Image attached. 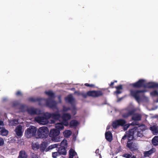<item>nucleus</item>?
I'll return each mask as SVG.
<instances>
[{
	"label": "nucleus",
	"instance_id": "5701e85b",
	"mask_svg": "<svg viewBox=\"0 0 158 158\" xmlns=\"http://www.w3.org/2000/svg\"><path fill=\"white\" fill-rule=\"evenodd\" d=\"M66 148L60 147L59 148L58 152L60 155H66L67 152Z\"/></svg>",
	"mask_w": 158,
	"mask_h": 158
},
{
	"label": "nucleus",
	"instance_id": "4be33fe9",
	"mask_svg": "<svg viewBox=\"0 0 158 158\" xmlns=\"http://www.w3.org/2000/svg\"><path fill=\"white\" fill-rule=\"evenodd\" d=\"M0 134L3 136H6L7 135L8 133V131L4 127H0Z\"/></svg>",
	"mask_w": 158,
	"mask_h": 158
},
{
	"label": "nucleus",
	"instance_id": "69168bd1",
	"mask_svg": "<svg viewBox=\"0 0 158 158\" xmlns=\"http://www.w3.org/2000/svg\"><path fill=\"white\" fill-rule=\"evenodd\" d=\"M69 158H73V157H69Z\"/></svg>",
	"mask_w": 158,
	"mask_h": 158
},
{
	"label": "nucleus",
	"instance_id": "864d4df0",
	"mask_svg": "<svg viewBox=\"0 0 158 158\" xmlns=\"http://www.w3.org/2000/svg\"><path fill=\"white\" fill-rule=\"evenodd\" d=\"M19 103L18 102H15L13 103V106H16L19 105Z\"/></svg>",
	"mask_w": 158,
	"mask_h": 158
},
{
	"label": "nucleus",
	"instance_id": "6e6d98bb",
	"mask_svg": "<svg viewBox=\"0 0 158 158\" xmlns=\"http://www.w3.org/2000/svg\"><path fill=\"white\" fill-rule=\"evenodd\" d=\"M4 125V123L3 122L0 120V126H3Z\"/></svg>",
	"mask_w": 158,
	"mask_h": 158
},
{
	"label": "nucleus",
	"instance_id": "2eb2a0df",
	"mask_svg": "<svg viewBox=\"0 0 158 158\" xmlns=\"http://www.w3.org/2000/svg\"><path fill=\"white\" fill-rule=\"evenodd\" d=\"M131 116V120L134 121H139L141 119L142 115L139 113L135 112Z\"/></svg>",
	"mask_w": 158,
	"mask_h": 158
},
{
	"label": "nucleus",
	"instance_id": "603ef678",
	"mask_svg": "<svg viewBox=\"0 0 158 158\" xmlns=\"http://www.w3.org/2000/svg\"><path fill=\"white\" fill-rule=\"evenodd\" d=\"M114 82H111V83L110 84H109L110 87L111 88H114Z\"/></svg>",
	"mask_w": 158,
	"mask_h": 158
},
{
	"label": "nucleus",
	"instance_id": "1a4fd4ad",
	"mask_svg": "<svg viewBox=\"0 0 158 158\" xmlns=\"http://www.w3.org/2000/svg\"><path fill=\"white\" fill-rule=\"evenodd\" d=\"M132 139H129L126 144V146L129 150L132 152L137 150L138 149V146L137 143L134 142Z\"/></svg>",
	"mask_w": 158,
	"mask_h": 158
},
{
	"label": "nucleus",
	"instance_id": "a878e982",
	"mask_svg": "<svg viewBox=\"0 0 158 158\" xmlns=\"http://www.w3.org/2000/svg\"><path fill=\"white\" fill-rule=\"evenodd\" d=\"M115 88L116 89V90L114 93L118 95L122 93V91H120V90L123 89L122 85H121L115 86Z\"/></svg>",
	"mask_w": 158,
	"mask_h": 158
},
{
	"label": "nucleus",
	"instance_id": "a211bd4d",
	"mask_svg": "<svg viewBox=\"0 0 158 158\" xmlns=\"http://www.w3.org/2000/svg\"><path fill=\"white\" fill-rule=\"evenodd\" d=\"M105 138L109 142H111L113 139L112 135L109 131L106 132L105 134Z\"/></svg>",
	"mask_w": 158,
	"mask_h": 158
},
{
	"label": "nucleus",
	"instance_id": "4c0bfd02",
	"mask_svg": "<svg viewBox=\"0 0 158 158\" xmlns=\"http://www.w3.org/2000/svg\"><path fill=\"white\" fill-rule=\"evenodd\" d=\"M18 123V120L15 119L10 121V124L12 126H15Z\"/></svg>",
	"mask_w": 158,
	"mask_h": 158
},
{
	"label": "nucleus",
	"instance_id": "473e14b6",
	"mask_svg": "<svg viewBox=\"0 0 158 158\" xmlns=\"http://www.w3.org/2000/svg\"><path fill=\"white\" fill-rule=\"evenodd\" d=\"M45 93L48 96L50 97L51 98H55V94L53 93L52 91H45Z\"/></svg>",
	"mask_w": 158,
	"mask_h": 158
},
{
	"label": "nucleus",
	"instance_id": "a19ab883",
	"mask_svg": "<svg viewBox=\"0 0 158 158\" xmlns=\"http://www.w3.org/2000/svg\"><path fill=\"white\" fill-rule=\"evenodd\" d=\"M70 108L69 107H67L65 106H63V111L64 112H67L69 110H70Z\"/></svg>",
	"mask_w": 158,
	"mask_h": 158
},
{
	"label": "nucleus",
	"instance_id": "7c9ffc66",
	"mask_svg": "<svg viewBox=\"0 0 158 158\" xmlns=\"http://www.w3.org/2000/svg\"><path fill=\"white\" fill-rule=\"evenodd\" d=\"M69 156L73 158L74 156L77 155V153L72 148H71L69 151Z\"/></svg>",
	"mask_w": 158,
	"mask_h": 158
},
{
	"label": "nucleus",
	"instance_id": "dca6fc26",
	"mask_svg": "<svg viewBox=\"0 0 158 158\" xmlns=\"http://www.w3.org/2000/svg\"><path fill=\"white\" fill-rule=\"evenodd\" d=\"M38 110V109H35L34 108H29L27 110V111L28 113L31 115L39 114V113L37 112Z\"/></svg>",
	"mask_w": 158,
	"mask_h": 158
},
{
	"label": "nucleus",
	"instance_id": "37998d69",
	"mask_svg": "<svg viewBox=\"0 0 158 158\" xmlns=\"http://www.w3.org/2000/svg\"><path fill=\"white\" fill-rule=\"evenodd\" d=\"M130 125V124H125L124 126H123V129L124 131H126L129 127Z\"/></svg>",
	"mask_w": 158,
	"mask_h": 158
},
{
	"label": "nucleus",
	"instance_id": "cd10ccee",
	"mask_svg": "<svg viewBox=\"0 0 158 158\" xmlns=\"http://www.w3.org/2000/svg\"><path fill=\"white\" fill-rule=\"evenodd\" d=\"M55 127L56 129H57L60 131L64 129V127L63 124L61 123H58L56 124Z\"/></svg>",
	"mask_w": 158,
	"mask_h": 158
},
{
	"label": "nucleus",
	"instance_id": "aec40b11",
	"mask_svg": "<svg viewBox=\"0 0 158 158\" xmlns=\"http://www.w3.org/2000/svg\"><path fill=\"white\" fill-rule=\"evenodd\" d=\"M65 100L71 104L72 105L74 103V99L72 96L69 95L65 98Z\"/></svg>",
	"mask_w": 158,
	"mask_h": 158
},
{
	"label": "nucleus",
	"instance_id": "f3484780",
	"mask_svg": "<svg viewBox=\"0 0 158 158\" xmlns=\"http://www.w3.org/2000/svg\"><path fill=\"white\" fill-rule=\"evenodd\" d=\"M79 124V122L76 120H73L69 123V126L70 127L76 128Z\"/></svg>",
	"mask_w": 158,
	"mask_h": 158
},
{
	"label": "nucleus",
	"instance_id": "338daca9",
	"mask_svg": "<svg viewBox=\"0 0 158 158\" xmlns=\"http://www.w3.org/2000/svg\"><path fill=\"white\" fill-rule=\"evenodd\" d=\"M109 128H108V127H107V129H108Z\"/></svg>",
	"mask_w": 158,
	"mask_h": 158
},
{
	"label": "nucleus",
	"instance_id": "72a5a7b5",
	"mask_svg": "<svg viewBox=\"0 0 158 158\" xmlns=\"http://www.w3.org/2000/svg\"><path fill=\"white\" fill-rule=\"evenodd\" d=\"M72 134V132L69 130H66L64 132V134L65 137H69Z\"/></svg>",
	"mask_w": 158,
	"mask_h": 158
},
{
	"label": "nucleus",
	"instance_id": "bf43d9fd",
	"mask_svg": "<svg viewBox=\"0 0 158 158\" xmlns=\"http://www.w3.org/2000/svg\"><path fill=\"white\" fill-rule=\"evenodd\" d=\"M98 151H99V149H97L96 151V152L97 153V152H98Z\"/></svg>",
	"mask_w": 158,
	"mask_h": 158
},
{
	"label": "nucleus",
	"instance_id": "f257e3e1",
	"mask_svg": "<svg viewBox=\"0 0 158 158\" xmlns=\"http://www.w3.org/2000/svg\"><path fill=\"white\" fill-rule=\"evenodd\" d=\"M145 130V129L138 128L137 127H135L132 129L129 130L128 135V137L131 138V139H133L136 137H142L143 135V131Z\"/></svg>",
	"mask_w": 158,
	"mask_h": 158
},
{
	"label": "nucleus",
	"instance_id": "de8ad7c7",
	"mask_svg": "<svg viewBox=\"0 0 158 158\" xmlns=\"http://www.w3.org/2000/svg\"><path fill=\"white\" fill-rule=\"evenodd\" d=\"M137 121H134L131 123L130 125L132 126L139 125V123Z\"/></svg>",
	"mask_w": 158,
	"mask_h": 158
},
{
	"label": "nucleus",
	"instance_id": "7ed1b4c3",
	"mask_svg": "<svg viewBox=\"0 0 158 158\" xmlns=\"http://www.w3.org/2000/svg\"><path fill=\"white\" fill-rule=\"evenodd\" d=\"M103 93L101 90H92L87 92L86 93H82L81 95L83 97L86 98L87 96L93 97H98L102 96Z\"/></svg>",
	"mask_w": 158,
	"mask_h": 158
},
{
	"label": "nucleus",
	"instance_id": "49530a36",
	"mask_svg": "<svg viewBox=\"0 0 158 158\" xmlns=\"http://www.w3.org/2000/svg\"><path fill=\"white\" fill-rule=\"evenodd\" d=\"M128 132L127 134V135H125L124 136H123V137L121 139V142H122L123 140L125 139L127 137L128 138V140L129 139H131V138H129L128 137Z\"/></svg>",
	"mask_w": 158,
	"mask_h": 158
},
{
	"label": "nucleus",
	"instance_id": "680f3d73",
	"mask_svg": "<svg viewBox=\"0 0 158 158\" xmlns=\"http://www.w3.org/2000/svg\"><path fill=\"white\" fill-rule=\"evenodd\" d=\"M113 82H114V83L115 82H117V81H116V80H114V81H113Z\"/></svg>",
	"mask_w": 158,
	"mask_h": 158
},
{
	"label": "nucleus",
	"instance_id": "f704fd0d",
	"mask_svg": "<svg viewBox=\"0 0 158 158\" xmlns=\"http://www.w3.org/2000/svg\"><path fill=\"white\" fill-rule=\"evenodd\" d=\"M150 129L155 134L157 135L158 133V130L155 126L151 127Z\"/></svg>",
	"mask_w": 158,
	"mask_h": 158
},
{
	"label": "nucleus",
	"instance_id": "4468645a",
	"mask_svg": "<svg viewBox=\"0 0 158 158\" xmlns=\"http://www.w3.org/2000/svg\"><path fill=\"white\" fill-rule=\"evenodd\" d=\"M22 127L21 125H19L17 126L15 129V131L17 135L19 137H21L23 135Z\"/></svg>",
	"mask_w": 158,
	"mask_h": 158
},
{
	"label": "nucleus",
	"instance_id": "ddd939ff",
	"mask_svg": "<svg viewBox=\"0 0 158 158\" xmlns=\"http://www.w3.org/2000/svg\"><path fill=\"white\" fill-rule=\"evenodd\" d=\"M135 112L134 110H129L126 109L123 110L122 114V117L124 118H127L131 116Z\"/></svg>",
	"mask_w": 158,
	"mask_h": 158
},
{
	"label": "nucleus",
	"instance_id": "c756f323",
	"mask_svg": "<svg viewBox=\"0 0 158 158\" xmlns=\"http://www.w3.org/2000/svg\"><path fill=\"white\" fill-rule=\"evenodd\" d=\"M59 146L60 147L66 148L67 147V140L64 139L61 142Z\"/></svg>",
	"mask_w": 158,
	"mask_h": 158
},
{
	"label": "nucleus",
	"instance_id": "4d7b16f0",
	"mask_svg": "<svg viewBox=\"0 0 158 158\" xmlns=\"http://www.w3.org/2000/svg\"><path fill=\"white\" fill-rule=\"evenodd\" d=\"M24 107V105H21L20 106V109H21L22 108H23Z\"/></svg>",
	"mask_w": 158,
	"mask_h": 158
},
{
	"label": "nucleus",
	"instance_id": "b1692460",
	"mask_svg": "<svg viewBox=\"0 0 158 158\" xmlns=\"http://www.w3.org/2000/svg\"><path fill=\"white\" fill-rule=\"evenodd\" d=\"M48 146V143L47 142H42L40 147V150L41 152H44Z\"/></svg>",
	"mask_w": 158,
	"mask_h": 158
},
{
	"label": "nucleus",
	"instance_id": "e433bc0d",
	"mask_svg": "<svg viewBox=\"0 0 158 158\" xmlns=\"http://www.w3.org/2000/svg\"><path fill=\"white\" fill-rule=\"evenodd\" d=\"M133 156L131 153H125L122 155V156L126 158H132Z\"/></svg>",
	"mask_w": 158,
	"mask_h": 158
},
{
	"label": "nucleus",
	"instance_id": "423d86ee",
	"mask_svg": "<svg viewBox=\"0 0 158 158\" xmlns=\"http://www.w3.org/2000/svg\"><path fill=\"white\" fill-rule=\"evenodd\" d=\"M60 133V131L59 130L56 129H52L50 131L49 136L52 138L53 141L58 142L60 141V138L59 137Z\"/></svg>",
	"mask_w": 158,
	"mask_h": 158
},
{
	"label": "nucleus",
	"instance_id": "bb28decb",
	"mask_svg": "<svg viewBox=\"0 0 158 158\" xmlns=\"http://www.w3.org/2000/svg\"><path fill=\"white\" fill-rule=\"evenodd\" d=\"M59 146V143H56L55 144L49 146L48 148L46 149L45 151L47 152L50 150L52 149L55 148H57L58 146Z\"/></svg>",
	"mask_w": 158,
	"mask_h": 158
},
{
	"label": "nucleus",
	"instance_id": "3c124183",
	"mask_svg": "<svg viewBox=\"0 0 158 158\" xmlns=\"http://www.w3.org/2000/svg\"><path fill=\"white\" fill-rule=\"evenodd\" d=\"M32 158H38V155L33 153L31 156Z\"/></svg>",
	"mask_w": 158,
	"mask_h": 158
},
{
	"label": "nucleus",
	"instance_id": "09e8293b",
	"mask_svg": "<svg viewBox=\"0 0 158 158\" xmlns=\"http://www.w3.org/2000/svg\"><path fill=\"white\" fill-rule=\"evenodd\" d=\"M85 86H86L89 87H94L95 86L93 84H90L87 83H85Z\"/></svg>",
	"mask_w": 158,
	"mask_h": 158
},
{
	"label": "nucleus",
	"instance_id": "5fc2aeb1",
	"mask_svg": "<svg viewBox=\"0 0 158 158\" xmlns=\"http://www.w3.org/2000/svg\"><path fill=\"white\" fill-rule=\"evenodd\" d=\"M158 89V83H154V89Z\"/></svg>",
	"mask_w": 158,
	"mask_h": 158
},
{
	"label": "nucleus",
	"instance_id": "f8f14e48",
	"mask_svg": "<svg viewBox=\"0 0 158 158\" xmlns=\"http://www.w3.org/2000/svg\"><path fill=\"white\" fill-rule=\"evenodd\" d=\"M46 116L49 118H52L56 120H58L61 118V115L59 111H57L52 113L48 112Z\"/></svg>",
	"mask_w": 158,
	"mask_h": 158
},
{
	"label": "nucleus",
	"instance_id": "13d9d810",
	"mask_svg": "<svg viewBox=\"0 0 158 158\" xmlns=\"http://www.w3.org/2000/svg\"><path fill=\"white\" fill-rule=\"evenodd\" d=\"M132 158H136V156H135V155H133V157H132Z\"/></svg>",
	"mask_w": 158,
	"mask_h": 158
},
{
	"label": "nucleus",
	"instance_id": "ea45409f",
	"mask_svg": "<svg viewBox=\"0 0 158 158\" xmlns=\"http://www.w3.org/2000/svg\"><path fill=\"white\" fill-rule=\"evenodd\" d=\"M61 123L63 124V126L64 125L65 126H68L69 124L68 120H63Z\"/></svg>",
	"mask_w": 158,
	"mask_h": 158
},
{
	"label": "nucleus",
	"instance_id": "6e6552de",
	"mask_svg": "<svg viewBox=\"0 0 158 158\" xmlns=\"http://www.w3.org/2000/svg\"><path fill=\"white\" fill-rule=\"evenodd\" d=\"M144 90H131L130 91V94L133 97L137 102L139 103L141 101V96L140 93H144Z\"/></svg>",
	"mask_w": 158,
	"mask_h": 158
},
{
	"label": "nucleus",
	"instance_id": "393cba45",
	"mask_svg": "<svg viewBox=\"0 0 158 158\" xmlns=\"http://www.w3.org/2000/svg\"><path fill=\"white\" fill-rule=\"evenodd\" d=\"M43 99L40 98H29L28 99V101L31 102H41L42 100Z\"/></svg>",
	"mask_w": 158,
	"mask_h": 158
},
{
	"label": "nucleus",
	"instance_id": "0e129e2a",
	"mask_svg": "<svg viewBox=\"0 0 158 158\" xmlns=\"http://www.w3.org/2000/svg\"><path fill=\"white\" fill-rule=\"evenodd\" d=\"M141 126H144V125H141ZM140 126H141V125H140V126H139V127H140Z\"/></svg>",
	"mask_w": 158,
	"mask_h": 158
},
{
	"label": "nucleus",
	"instance_id": "e2e57ef3",
	"mask_svg": "<svg viewBox=\"0 0 158 158\" xmlns=\"http://www.w3.org/2000/svg\"><path fill=\"white\" fill-rule=\"evenodd\" d=\"M73 89H75V88H72L71 89V90H73Z\"/></svg>",
	"mask_w": 158,
	"mask_h": 158
},
{
	"label": "nucleus",
	"instance_id": "2f4dec72",
	"mask_svg": "<svg viewBox=\"0 0 158 158\" xmlns=\"http://www.w3.org/2000/svg\"><path fill=\"white\" fill-rule=\"evenodd\" d=\"M71 113L73 116L75 115L77 113V109L75 106H73L70 108Z\"/></svg>",
	"mask_w": 158,
	"mask_h": 158
},
{
	"label": "nucleus",
	"instance_id": "a18cd8bd",
	"mask_svg": "<svg viewBox=\"0 0 158 158\" xmlns=\"http://www.w3.org/2000/svg\"><path fill=\"white\" fill-rule=\"evenodd\" d=\"M151 94L154 96L158 95V92L156 90H155L151 93Z\"/></svg>",
	"mask_w": 158,
	"mask_h": 158
},
{
	"label": "nucleus",
	"instance_id": "052dcab7",
	"mask_svg": "<svg viewBox=\"0 0 158 158\" xmlns=\"http://www.w3.org/2000/svg\"><path fill=\"white\" fill-rule=\"evenodd\" d=\"M156 102H158V98L156 99Z\"/></svg>",
	"mask_w": 158,
	"mask_h": 158
},
{
	"label": "nucleus",
	"instance_id": "9d476101",
	"mask_svg": "<svg viewBox=\"0 0 158 158\" xmlns=\"http://www.w3.org/2000/svg\"><path fill=\"white\" fill-rule=\"evenodd\" d=\"M126 123V121L125 120L119 119L114 121L112 123V126L113 128L116 129L120 126H123Z\"/></svg>",
	"mask_w": 158,
	"mask_h": 158
},
{
	"label": "nucleus",
	"instance_id": "412c9836",
	"mask_svg": "<svg viewBox=\"0 0 158 158\" xmlns=\"http://www.w3.org/2000/svg\"><path fill=\"white\" fill-rule=\"evenodd\" d=\"M62 120H69L71 118V115L69 113L63 114L61 117Z\"/></svg>",
	"mask_w": 158,
	"mask_h": 158
},
{
	"label": "nucleus",
	"instance_id": "8fccbe9b",
	"mask_svg": "<svg viewBox=\"0 0 158 158\" xmlns=\"http://www.w3.org/2000/svg\"><path fill=\"white\" fill-rule=\"evenodd\" d=\"M16 95L18 96H22V93L20 91H18L16 93Z\"/></svg>",
	"mask_w": 158,
	"mask_h": 158
},
{
	"label": "nucleus",
	"instance_id": "39448f33",
	"mask_svg": "<svg viewBox=\"0 0 158 158\" xmlns=\"http://www.w3.org/2000/svg\"><path fill=\"white\" fill-rule=\"evenodd\" d=\"M37 135L40 138H46L48 136L49 131L48 128L46 127H40L37 132Z\"/></svg>",
	"mask_w": 158,
	"mask_h": 158
},
{
	"label": "nucleus",
	"instance_id": "c85d7f7f",
	"mask_svg": "<svg viewBox=\"0 0 158 158\" xmlns=\"http://www.w3.org/2000/svg\"><path fill=\"white\" fill-rule=\"evenodd\" d=\"M152 143L154 146H156L158 145V136H156L152 139Z\"/></svg>",
	"mask_w": 158,
	"mask_h": 158
},
{
	"label": "nucleus",
	"instance_id": "58836bf2",
	"mask_svg": "<svg viewBox=\"0 0 158 158\" xmlns=\"http://www.w3.org/2000/svg\"><path fill=\"white\" fill-rule=\"evenodd\" d=\"M153 153L152 151L150 150L148 151L145 152L144 153V155L145 157L149 156Z\"/></svg>",
	"mask_w": 158,
	"mask_h": 158
},
{
	"label": "nucleus",
	"instance_id": "0eeeda50",
	"mask_svg": "<svg viewBox=\"0 0 158 158\" xmlns=\"http://www.w3.org/2000/svg\"><path fill=\"white\" fill-rule=\"evenodd\" d=\"M37 128L34 126H31L25 131V135L27 138H30L35 135Z\"/></svg>",
	"mask_w": 158,
	"mask_h": 158
},
{
	"label": "nucleus",
	"instance_id": "79ce46f5",
	"mask_svg": "<svg viewBox=\"0 0 158 158\" xmlns=\"http://www.w3.org/2000/svg\"><path fill=\"white\" fill-rule=\"evenodd\" d=\"M58 152H53L52 153V156L54 158H56L58 156L60 155Z\"/></svg>",
	"mask_w": 158,
	"mask_h": 158
},
{
	"label": "nucleus",
	"instance_id": "6ab92c4d",
	"mask_svg": "<svg viewBox=\"0 0 158 158\" xmlns=\"http://www.w3.org/2000/svg\"><path fill=\"white\" fill-rule=\"evenodd\" d=\"M28 155L25 150H21L19 152L18 158H27Z\"/></svg>",
	"mask_w": 158,
	"mask_h": 158
},
{
	"label": "nucleus",
	"instance_id": "9b49d317",
	"mask_svg": "<svg viewBox=\"0 0 158 158\" xmlns=\"http://www.w3.org/2000/svg\"><path fill=\"white\" fill-rule=\"evenodd\" d=\"M46 104L47 106L52 110L57 109V103L54 100L48 99L46 101Z\"/></svg>",
	"mask_w": 158,
	"mask_h": 158
},
{
	"label": "nucleus",
	"instance_id": "c9c22d12",
	"mask_svg": "<svg viewBox=\"0 0 158 158\" xmlns=\"http://www.w3.org/2000/svg\"><path fill=\"white\" fill-rule=\"evenodd\" d=\"M40 148V145L38 143L33 144L32 145V148L34 150H36Z\"/></svg>",
	"mask_w": 158,
	"mask_h": 158
},
{
	"label": "nucleus",
	"instance_id": "f03ea898",
	"mask_svg": "<svg viewBox=\"0 0 158 158\" xmlns=\"http://www.w3.org/2000/svg\"><path fill=\"white\" fill-rule=\"evenodd\" d=\"M154 82H149L146 83L144 80L141 79L136 82L133 83L132 85L133 87L135 88H144L154 89Z\"/></svg>",
	"mask_w": 158,
	"mask_h": 158
},
{
	"label": "nucleus",
	"instance_id": "c03bdc74",
	"mask_svg": "<svg viewBox=\"0 0 158 158\" xmlns=\"http://www.w3.org/2000/svg\"><path fill=\"white\" fill-rule=\"evenodd\" d=\"M4 144V142L3 139L0 137V146H3Z\"/></svg>",
	"mask_w": 158,
	"mask_h": 158
},
{
	"label": "nucleus",
	"instance_id": "20e7f679",
	"mask_svg": "<svg viewBox=\"0 0 158 158\" xmlns=\"http://www.w3.org/2000/svg\"><path fill=\"white\" fill-rule=\"evenodd\" d=\"M48 112L44 113L42 116H38L35 118V120L40 124L46 125L48 123L49 119L46 115Z\"/></svg>",
	"mask_w": 158,
	"mask_h": 158
}]
</instances>
